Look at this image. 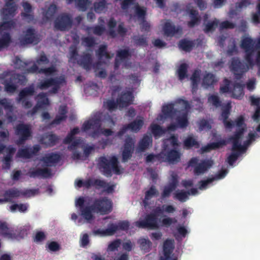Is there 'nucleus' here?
Returning a JSON list of instances; mask_svg holds the SVG:
<instances>
[{"instance_id": "1", "label": "nucleus", "mask_w": 260, "mask_h": 260, "mask_svg": "<svg viewBox=\"0 0 260 260\" xmlns=\"http://www.w3.org/2000/svg\"><path fill=\"white\" fill-rule=\"evenodd\" d=\"M231 108L230 102L225 105H222L221 118L226 129L235 127L237 131L236 134L230 139L233 147L232 152L228 157L227 160L229 165H232L238 157L243 153L247 147L257 138V135L255 132L249 133L247 136L244 137L245 125L244 124L243 118L241 116L239 117L236 122L227 119Z\"/></svg>"}, {"instance_id": "2", "label": "nucleus", "mask_w": 260, "mask_h": 260, "mask_svg": "<svg viewBox=\"0 0 260 260\" xmlns=\"http://www.w3.org/2000/svg\"><path fill=\"white\" fill-rule=\"evenodd\" d=\"M190 106L185 101L179 99L173 104L163 106L161 113L157 118V121L164 122L170 119L172 123L168 127L169 132L175 131L177 128H183L187 125V112Z\"/></svg>"}, {"instance_id": "3", "label": "nucleus", "mask_w": 260, "mask_h": 260, "mask_svg": "<svg viewBox=\"0 0 260 260\" xmlns=\"http://www.w3.org/2000/svg\"><path fill=\"white\" fill-rule=\"evenodd\" d=\"M175 209L173 206L164 205L161 207H156L151 214L146 215L136 221L135 225L141 228H148L150 229H157L160 226L168 227L176 222L175 218L164 217L161 219L158 218L164 213H172Z\"/></svg>"}, {"instance_id": "4", "label": "nucleus", "mask_w": 260, "mask_h": 260, "mask_svg": "<svg viewBox=\"0 0 260 260\" xmlns=\"http://www.w3.org/2000/svg\"><path fill=\"white\" fill-rule=\"evenodd\" d=\"M47 61L46 57L44 54H42L33 67L27 70L29 72L43 73L47 77H49V78L47 80L41 81L38 85V87L42 90L49 89L51 92L55 93L64 82V79L62 76H60L59 78L55 77L57 75V71L54 67L45 69H39Z\"/></svg>"}, {"instance_id": "5", "label": "nucleus", "mask_w": 260, "mask_h": 260, "mask_svg": "<svg viewBox=\"0 0 260 260\" xmlns=\"http://www.w3.org/2000/svg\"><path fill=\"white\" fill-rule=\"evenodd\" d=\"M87 199L80 197L77 199L75 201L76 207L80 208L81 218L79 220V224H82V218L85 222H91L94 218V212L100 213L101 214H107L111 211V202L106 198L99 200L95 201L94 206L90 208H84L85 204H87Z\"/></svg>"}, {"instance_id": "6", "label": "nucleus", "mask_w": 260, "mask_h": 260, "mask_svg": "<svg viewBox=\"0 0 260 260\" xmlns=\"http://www.w3.org/2000/svg\"><path fill=\"white\" fill-rule=\"evenodd\" d=\"M113 125H114V122L109 116H104L99 113L85 122L82 126L81 131L85 132L94 138L99 136L100 133L105 136H108L111 135L112 131L109 129L103 130L102 127L111 126Z\"/></svg>"}, {"instance_id": "7", "label": "nucleus", "mask_w": 260, "mask_h": 260, "mask_svg": "<svg viewBox=\"0 0 260 260\" xmlns=\"http://www.w3.org/2000/svg\"><path fill=\"white\" fill-rule=\"evenodd\" d=\"M178 143L176 138L171 136L164 143V148L162 152L157 155L150 154L146 157L147 162L155 161H168L173 163L178 161L180 157V153L177 150Z\"/></svg>"}, {"instance_id": "8", "label": "nucleus", "mask_w": 260, "mask_h": 260, "mask_svg": "<svg viewBox=\"0 0 260 260\" xmlns=\"http://www.w3.org/2000/svg\"><path fill=\"white\" fill-rule=\"evenodd\" d=\"M14 1L7 0L5 8L2 14L4 22L0 24V48L7 46L10 41L8 31L14 27V22L8 20L14 15L17 9Z\"/></svg>"}, {"instance_id": "9", "label": "nucleus", "mask_w": 260, "mask_h": 260, "mask_svg": "<svg viewBox=\"0 0 260 260\" xmlns=\"http://www.w3.org/2000/svg\"><path fill=\"white\" fill-rule=\"evenodd\" d=\"M116 1L120 2L121 8L123 10H129L131 12H134V15L130 17V19L138 21L142 29L147 30L150 27L149 23L144 20L145 8L140 7L135 2V0H116Z\"/></svg>"}, {"instance_id": "10", "label": "nucleus", "mask_w": 260, "mask_h": 260, "mask_svg": "<svg viewBox=\"0 0 260 260\" xmlns=\"http://www.w3.org/2000/svg\"><path fill=\"white\" fill-rule=\"evenodd\" d=\"M60 158V155L56 153H49L40 159L37 165L36 170L31 169L29 172L30 177H48L51 175L48 166L54 165L58 162Z\"/></svg>"}, {"instance_id": "11", "label": "nucleus", "mask_w": 260, "mask_h": 260, "mask_svg": "<svg viewBox=\"0 0 260 260\" xmlns=\"http://www.w3.org/2000/svg\"><path fill=\"white\" fill-rule=\"evenodd\" d=\"M241 47L245 51L246 62L251 65L253 63V58L260 56V37L255 41L248 36L244 37Z\"/></svg>"}, {"instance_id": "12", "label": "nucleus", "mask_w": 260, "mask_h": 260, "mask_svg": "<svg viewBox=\"0 0 260 260\" xmlns=\"http://www.w3.org/2000/svg\"><path fill=\"white\" fill-rule=\"evenodd\" d=\"M253 63L251 65L248 62L245 64L242 63L238 59L234 58L231 62L230 68L234 73L235 78L237 80L241 78V75L255 66L258 68V74L260 76V56L253 58Z\"/></svg>"}, {"instance_id": "13", "label": "nucleus", "mask_w": 260, "mask_h": 260, "mask_svg": "<svg viewBox=\"0 0 260 260\" xmlns=\"http://www.w3.org/2000/svg\"><path fill=\"white\" fill-rule=\"evenodd\" d=\"M244 85L238 81L233 84L231 81L225 79L220 88V92L221 93L230 94L231 96L236 99H240L243 96Z\"/></svg>"}, {"instance_id": "14", "label": "nucleus", "mask_w": 260, "mask_h": 260, "mask_svg": "<svg viewBox=\"0 0 260 260\" xmlns=\"http://www.w3.org/2000/svg\"><path fill=\"white\" fill-rule=\"evenodd\" d=\"M117 158L115 156L102 157L99 160V167L106 175H109L112 172L119 174L121 171L117 164Z\"/></svg>"}, {"instance_id": "15", "label": "nucleus", "mask_w": 260, "mask_h": 260, "mask_svg": "<svg viewBox=\"0 0 260 260\" xmlns=\"http://www.w3.org/2000/svg\"><path fill=\"white\" fill-rule=\"evenodd\" d=\"M81 131L78 128H74L64 140L65 144H70L69 148L71 150H74L81 148L84 150L85 155H87L93 149L92 147L84 148L80 140L75 139V135L79 134Z\"/></svg>"}, {"instance_id": "16", "label": "nucleus", "mask_w": 260, "mask_h": 260, "mask_svg": "<svg viewBox=\"0 0 260 260\" xmlns=\"http://www.w3.org/2000/svg\"><path fill=\"white\" fill-rule=\"evenodd\" d=\"M122 94L117 99L116 103L112 101H108L104 103V106L110 111L115 108H122L131 104L133 102L134 96L132 92H122Z\"/></svg>"}, {"instance_id": "17", "label": "nucleus", "mask_w": 260, "mask_h": 260, "mask_svg": "<svg viewBox=\"0 0 260 260\" xmlns=\"http://www.w3.org/2000/svg\"><path fill=\"white\" fill-rule=\"evenodd\" d=\"M128 226V222L126 221L120 222L118 224L109 222L107 229H94L92 233L93 235L100 237L109 236L113 235L118 230H127Z\"/></svg>"}, {"instance_id": "18", "label": "nucleus", "mask_w": 260, "mask_h": 260, "mask_svg": "<svg viewBox=\"0 0 260 260\" xmlns=\"http://www.w3.org/2000/svg\"><path fill=\"white\" fill-rule=\"evenodd\" d=\"M4 78L5 89L8 92L10 93L15 90L18 84H23L25 80V77L23 75H17L16 78L13 72L7 73Z\"/></svg>"}, {"instance_id": "19", "label": "nucleus", "mask_w": 260, "mask_h": 260, "mask_svg": "<svg viewBox=\"0 0 260 260\" xmlns=\"http://www.w3.org/2000/svg\"><path fill=\"white\" fill-rule=\"evenodd\" d=\"M75 185L78 187L83 186L86 188L91 186L102 187L105 191L109 193L112 192L114 188V185H109L103 181L94 179H88L84 181L81 180H78L75 181Z\"/></svg>"}, {"instance_id": "20", "label": "nucleus", "mask_w": 260, "mask_h": 260, "mask_svg": "<svg viewBox=\"0 0 260 260\" xmlns=\"http://www.w3.org/2000/svg\"><path fill=\"white\" fill-rule=\"evenodd\" d=\"M212 165L213 161L211 160L202 161L197 158H192L189 162V166L194 168V173L197 175L204 173Z\"/></svg>"}, {"instance_id": "21", "label": "nucleus", "mask_w": 260, "mask_h": 260, "mask_svg": "<svg viewBox=\"0 0 260 260\" xmlns=\"http://www.w3.org/2000/svg\"><path fill=\"white\" fill-rule=\"evenodd\" d=\"M174 247L173 240H167L165 241L164 243L163 251L159 260H177V256L174 254H172Z\"/></svg>"}, {"instance_id": "22", "label": "nucleus", "mask_w": 260, "mask_h": 260, "mask_svg": "<svg viewBox=\"0 0 260 260\" xmlns=\"http://www.w3.org/2000/svg\"><path fill=\"white\" fill-rule=\"evenodd\" d=\"M130 54L126 50H120L118 52L115 61V69H117L120 67L126 68L129 66L128 64L129 56Z\"/></svg>"}, {"instance_id": "23", "label": "nucleus", "mask_w": 260, "mask_h": 260, "mask_svg": "<svg viewBox=\"0 0 260 260\" xmlns=\"http://www.w3.org/2000/svg\"><path fill=\"white\" fill-rule=\"evenodd\" d=\"M71 24L70 17L67 15H61L55 21L54 26L56 29L65 30L70 27Z\"/></svg>"}, {"instance_id": "24", "label": "nucleus", "mask_w": 260, "mask_h": 260, "mask_svg": "<svg viewBox=\"0 0 260 260\" xmlns=\"http://www.w3.org/2000/svg\"><path fill=\"white\" fill-rule=\"evenodd\" d=\"M16 133L20 137L18 144H21L30 136V126L29 125L20 124L16 128Z\"/></svg>"}, {"instance_id": "25", "label": "nucleus", "mask_w": 260, "mask_h": 260, "mask_svg": "<svg viewBox=\"0 0 260 260\" xmlns=\"http://www.w3.org/2000/svg\"><path fill=\"white\" fill-rule=\"evenodd\" d=\"M34 92V86H30L21 91L19 94V100L21 102L24 106L29 108L31 106L29 103V96Z\"/></svg>"}, {"instance_id": "26", "label": "nucleus", "mask_w": 260, "mask_h": 260, "mask_svg": "<svg viewBox=\"0 0 260 260\" xmlns=\"http://www.w3.org/2000/svg\"><path fill=\"white\" fill-rule=\"evenodd\" d=\"M143 124V120L142 118H140L137 119L135 121L128 124L127 126H124L119 132L118 136H121L127 130H131L133 132L138 131L142 126Z\"/></svg>"}, {"instance_id": "27", "label": "nucleus", "mask_w": 260, "mask_h": 260, "mask_svg": "<svg viewBox=\"0 0 260 260\" xmlns=\"http://www.w3.org/2000/svg\"><path fill=\"white\" fill-rule=\"evenodd\" d=\"M0 234L10 240H19L21 237L17 236L13 231L9 229L5 223L0 222Z\"/></svg>"}, {"instance_id": "28", "label": "nucleus", "mask_w": 260, "mask_h": 260, "mask_svg": "<svg viewBox=\"0 0 260 260\" xmlns=\"http://www.w3.org/2000/svg\"><path fill=\"white\" fill-rule=\"evenodd\" d=\"M37 42L38 39L35 36L34 30L31 28L28 29L25 35L20 38V43L22 45L30 43L36 44Z\"/></svg>"}, {"instance_id": "29", "label": "nucleus", "mask_w": 260, "mask_h": 260, "mask_svg": "<svg viewBox=\"0 0 260 260\" xmlns=\"http://www.w3.org/2000/svg\"><path fill=\"white\" fill-rule=\"evenodd\" d=\"M108 30L107 31L112 37H114L116 35V31L120 34L122 35L125 32V29L123 27L122 24H120L118 25V27L117 29L116 27V22L113 19H110L108 23Z\"/></svg>"}, {"instance_id": "30", "label": "nucleus", "mask_w": 260, "mask_h": 260, "mask_svg": "<svg viewBox=\"0 0 260 260\" xmlns=\"http://www.w3.org/2000/svg\"><path fill=\"white\" fill-rule=\"evenodd\" d=\"M36 100L37 102V105L34 108L31 114L36 113L40 109H47L49 106L48 99L46 97V95L43 93L39 94L36 98Z\"/></svg>"}, {"instance_id": "31", "label": "nucleus", "mask_w": 260, "mask_h": 260, "mask_svg": "<svg viewBox=\"0 0 260 260\" xmlns=\"http://www.w3.org/2000/svg\"><path fill=\"white\" fill-rule=\"evenodd\" d=\"M3 150H5L7 153L3 160V168L6 169H9L10 167V162L12 155L13 154L15 150L12 147L5 148V147L0 143V152L2 151Z\"/></svg>"}, {"instance_id": "32", "label": "nucleus", "mask_w": 260, "mask_h": 260, "mask_svg": "<svg viewBox=\"0 0 260 260\" xmlns=\"http://www.w3.org/2000/svg\"><path fill=\"white\" fill-rule=\"evenodd\" d=\"M39 149L40 147L38 145H35L32 149V148H23L18 151L17 155V157L24 159L29 158L32 155L36 154Z\"/></svg>"}, {"instance_id": "33", "label": "nucleus", "mask_w": 260, "mask_h": 260, "mask_svg": "<svg viewBox=\"0 0 260 260\" xmlns=\"http://www.w3.org/2000/svg\"><path fill=\"white\" fill-rule=\"evenodd\" d=\"M227 173L228 171L226 170H222L215 177L201 181L200 183V189L204 190L206 189L213 180L222 179L225 176Z\"/></svg>"}, {"instance_id": "34", "label": "nucleus", "mask_w": 260, "mask_h": 260, "mask_svg": "<svg viewBox=\"0 0 260 260\" xmlns=\"http://www.w3.org/2000/svg\"><path fill=\"white\" fill-rule=\"evenodd\" d=\"M251 105L256 106V110L252 116V119L255 121H258L260 119V97L254 95L250 97Z\"/></svg>"}, {"instance_id": "35", "label": "nucleus", "mask_w": 260, "mask_h": 260, "mask_svg": "<svg viewBox=\"0 0 260 260\" xmlns=\"http://www.w3.org/2000/svg\"><path fill=\"white\" fill-rule=\"evenodd\" d=\"M186 11L190 18V21L188 23L189 25L193 26L194 25L198 24L200 21L199 17L196 11L193 9L192 6L190 4L187 6Z\"/></svg>"}, {"instance_id": "36", "label": "nucleus", "mask_w": 260, "mask_h": 260, "mask_svg": "<svg viewBox=\"0 0 260 260\" xmlns=\"http://www.w3.org/2000/svg\"><path fill=\"white\" fill-rule=\"evenodd\" d=\"M170 185L169 186L165 187L164 188L162 193V196L164 197L168 196L176 186L177 182V175L176 173L172 172L170 174Z\"/></svg>"}, {"instance_id": "37", "label": "nucleus", "mask_w": 260, "mask_h": 260, "mask_svg": "<svg viewBox=\"0 0 260 260\" xmlns=\"http://www.w3.org/2000/svg\"><path fill=\"white\" fill-rule=\"evenodd\" d=\"M161 26L164 31V35L167 37L173 36L176 32L179 31L178 29H175L171 22L168 20L163 22L161 24Z\"/></svg>"}, {"instance_id": "38", "label": "nucleus", "mask_w": 260, "mask_h": 260, "mask_svg": "<svg viewBox=\"0 0 260 260\" xmlns=\"http://www.w3.org/2000/svg\"><path fill=\"white\" fill-rule=\"evenodd\" d=\"M134 141L132 138H128L126 139L124 145V150L122 152L123 161H126L130 157L131 150L133 148Z\"/></svg>"}, {"instance_id": "39", "label": "nucleus", "mask_w": 260, "mask_h": 260, "mask_svg": "<svg viewBox=\"0 0 260 260\" xmlns=\"http://www.w3.org/2000/svg\"><path fill=\"white\" fill-rule=\"evenodd\" d=\"M240 1L236 4V10H231L229 13V17L232 19H234L237 15V12L239 11L242 8L248 6L250 2L249 0H238Z\"/></svg>"}, {"instance_id": "40", "label": "nucleus", "mask_w": 260, "mask_h": 260, "mask_svg": "<svg viewBox=\"0 0 260 260\" xmlns=\"http://www.w3.org/2000/svg\"><path fill=\"white\" fill-rule=\"evenodd\" d=\"M66 107L65 106H60L58 110L56 118L51 124L52 125L58 124L63 121L66 118Z\"/></svg>"}, {"instance_id": "41", "label": "nucleus", "mask_w": 260, "mask_h": 260, "mask_svg": "<svg viewBox=\"0 0 260 260\" xmlns=\"http://www.w3.org/2000/svg\"><path fill=\"white\" fill-rule=\"evenodd\" d=\"M226 144V141L224 140L218 141L215 143H212L203 147L202 149L203 152L210 151L211 150L217 149L222 147Z\"/></svg>"}, {"instance_id": "42", "label": "nucleus", "mask_w": 260, "mask_h": 260, "mask_svg": "<svg viewBox=\"0 0 260 260\" xmlns=\"http://www.w3.org/2000/svg\"><path fill=\"white\" fill-rule=\"evenodd\" d=\"M22 192L16 189H13L6 192L4 199H0V204L11 201L12 198L19 197L22 194Z\"/></svg>"}, {"instance_id": "43", "label": "nucleus", "mask_w": 260, "mask_h": 260, "mask_svg": "<svg viewBox=\"0 0 260 260\" xmlns=\"http://www.w3.org/2000/svg\"><path fill=\"white\" fill-rule=\"evenodd\" d=\"M152 144V138L149 136H145L140 141L138 150L139 151H143L147 149Z\"/></svg>"}, {"instance_id": "44", "label": "nucleus", "mask_w": 260, "mask_h": 260, "mask_svg": "<svg viewBox=\"0 0 260 260\" xmlns=\"http://www.w3.org/2000/svg\"><path fill=\"white\" fill-rule=\"evenodd\" d=\"M216 81L215 77L212 74L206 73L203 76L202 85L204 88H207Z\"/></svg>"}, {"instance_id": "45", "label": "nucleus", "mask_w": 260, "mask_h": 260, "mask_svg": "<svg viewBox=\"0 0 260 260\" xmlns=\"http://www.w3.org/2000/svg\"><path fill=\"white\" fill-rule=\"evenodd\" d=\"M98 55L101 60L106 63L105 60H108L111 57L113 56V54L111 56L106 51V46H101L98 51Z\"/></svg>"}, {"instance_id": "46", "label": "nucleus", "mask_w": 260, "mask_h": 260, "mask_svg": "<svg viewBox=\"0 0 260 260\" xmlns=\"http://www.w3.org/2000/svg\"><path fill=\"white\" fill-rule=\"evenodd\" d=\"M198 193V191L196 189H192L190 192H186L184 191L177 192L175 194V197L180 201H185L188 199V196L189 194L196 195Z\"/></svg>"}, {"instance_id": "47", "label": "nucleus", "mask_w": 260, "mask_h": 260, "mask_svg": "<svg viewBox=\"0 0 260 260\" xmlns=\"http://www.w3.org/2000/svg\"><path fill=\"white\" fill-rule=\"evenodd\" d=\"M56 10L55 5L52 4L48 8L47 10H44L43 15L46 20H49L52 19Z\"/></svg>"}, {"instance_id": "48", "label": "nucleus", "mask_w": 260, "mask_h": 260, "mask_svg": "<svg viewBox=\"0 0 260 260\" xmlns=\"http://www.w3.org/2000/svg\"><path fill=\"white\" fill-rule=\"evenodd\" d=\"M108 4L105 0H100L94 4V10L97 13H102L106 11Z\"/></svg>"}, {"instance_id": "49", "label": "nucleus", "mask_w": 260, "mask_h": 260, "mask_svg": "<svg viewBox=\"0 0 260 260\" xmlns=\"http://www.w3.org/2000/svg\"><path fill=\"white\" fill-rule=\"evenodd\" d=\"M57 139V138L55 136L49 135L46 136L45 138H43L41 140V142L45 145L50 146L55 144Z\"/></svg>"}, {"instance_id": "50", "label": "nucleus", "mask_w": 260, "mask_h": 260, "mask_svg": "<svg viewBox=\"0 0 260 260\" xmlns=\"http://www.w3.org/2000/svg\"><path fill=\"white\" fill-rule=\"evenodd\" d=\"M73 1L76 2L82 11H85L91 4L90 1L89 0H67L68 3H71Z\"/></svg>"}, {"instance_id": "51", "label": "nucleus", "mask_w": 260, "mask_h": 260, "mask_svg": "<svg viewBox=\"0 0 260 260\" xmlns=\"http://www.w3.org/2000/svg\"><path fill=\"white\" fill-rule=\"evenodd\" d=\"M190 80L191 81L192 89L194 91L201 81L200 72L198 71H195L190 78Z\"/></svg>"}, {"instance_id": "52", "label": "nucleus", "mask_w": 260, "mask_h": 260, "mask_svg": "<svg viewBox=\"0 0 260 260\" xmlns=\"http://www.w3.org/2000/svg\"><path fill=\"white\" fill-rule=\"evenodd\" d=\"M138 243L140 244L141 249L145 252L148 251L150 249L151 242L148 239L145 238L140 239L138 241Z\"/></svg>"}, {"instance_id": "53", "label": "nucleus", "mask_w": 260, "mask_h": 260, "mask_svg": "<svg viewBox=\"0 0 260 260\" xmlns=\"http://www.w3.org/2000/svg\"><path fill=\"white\" fill-rule=\"evenodd\" d=\"M157 194V191L153 187H151L148 190H147L146 192L145 198L144 200V206H146L148 204V201Z\"/></svg>"}, {"instance_id": "54", "label": "nucleus", "mask_w": 260, "mask_h": 260, "mask_svg": "<svg viewBox=\"0 0 260 260\" xmlns=\"http://www.w3.org/2000/svg\"><path fill=\"white\" fill-rule=\"evenodd\" d=\"M258 3L256 6V12L252 15V21L255 24L258 25L260 24V0H258Z\"/></svg>"}, {"instance_id": "55", "label": "nucleus", "mask_w": 260, "mask_h": 260, "mask_svg": "<svg viewBox=\"0 0 260 260\" xmlns=\"http://www.w3.org/2000/svg\"><path fill=\"white\" fill-rule=\"evenodd\" d=\"M28 206L26 204H14L10 206V210L11 212H24L27 210Z\"/></svg>"}, {"instance_id": "56", "label": "nucleus", "mask_w": 260, "mask_h": 260, "mask_svg": "<svg viewBox=\"0 0 260 260\" xmlns=\"http://www.w3.org/2000/svg\"><path fill=\"white\" fill-rule=\"evenodd\" d=\"M179 46L182 50L188 51L191 49L193 46V43L190 41L184 40L180 42Z\"/></svg>"}, {"instance_id": "57", "label": "nucleus", "mask_w": 260, "mask_h": 260, "mask_svg": "<svg viewBox=\"0 0 260 260\" xmlns=\"http://www.w3.org/2000/svg\"><path fill=\"white\" fill-rule=\"evenodd\" d=\"M187 68V66L184 63L181 64L179 66L177 70V73L180 80H182L186 77Z\"/></svg>"}, {"instance_id": "58", "label": "nucleus", "mask_w": 260, "mask_h": 260, "mask_svg": "<svg viewBox=\"0 0 260 260\" xmlns=\"http://www.w3.org/2000/svg\"><path fill=\"white\" fill-rule=\"evenodd\" d=\"M121 244V242L119 240H116L112 242H111L108 246L107 251L108 253V254H110V252L111 251H114L117 249V248L120 246Z\"/></svg>"}, {"instance_id": "59", "label": "nucleus", "mask_w": 260, "mask_h": 260, "mask_svg": "<svg viewBox=\"0 0 260 260\" xmlns=\"http://www.w3.org/2000/svg\"><path fill=\"white\" fill-rule=\"evenodd\" d=\"M151 131L155 137H159L164 133V131L160 128V127L156 124L153 123L151 126Z\"/></svg>"}, {"instance_id": "60", "label": "nucleus", "mask_w": 260, "mask_h": 260, "mask_svg": "<svg viewBox=\"0 0 260 260\" xmlns=\"http://www.w3.org/2000/svg\"><path fill=\"white\" fill-rule=\"evenodd\" d=\"M218 24V20L216 19L212 21L209 22L206 25L205 31L206 32L212 31L217 27Z\"/></svg>"}, {"instance_id": "61", "label": "nucleus", "mask_w": 260, "mask_h": 260, "mask_svg": "<svg viewBox=\"0 0 260 260\" xmlns=\"http://www.w3.org/2000/svg\"><path fill=\"white\" fill-rule=\"evenodd\" d=\"M184 145L187 148H190L198 145V143L192 136H189L184 141Z\"/></svg>"}, {"instance_id": "62", "label": "nucleus", "mask_w": 260, "mask_h": 260, "mask_svg": "<svg viewBox=\"0 0 260 260\" xmlns=\"http://www.w3.org/2000/svg\"><path fill=\"white\" fill-rule=\"evenodd\" d=\"M208 102L216 107L221 106L220 102L219 101L218 96L215 94L210 95L208 98Z\"/></svg>"}, {"instance_id": "63", "label": "nucleus", "mask_w": 260, "mask_h": 260, "mask_svg": "<svg viewBox=\"0 0 260 260\" xmlns=\"http://www.w3.org/2000/svg\"><path fill=\"white\" fill-rule=\"evenodd\" d=\"M23 7L25 11V12L23 13V16L25 19H27V17H31V15L29 14L31 9L30 5L27 3H24L23 4ZM28 19H29V18Z\"/></svg>"}, {"instance_id": "64", "label": "nucleus", "mask_w": 260, "mask_h": 260, "mask_svg": "<svg viewBox=\"0 0 260 260\" xmlns=\"http://www.w3.org/2000/svg\"><path fill=\"white\" fill-rule=\"evenodd\" d=\"M187 233V230L183 226H179L177 229V233L175 235L177 238L184 237Z\"/></svg>"}]
</instances>
